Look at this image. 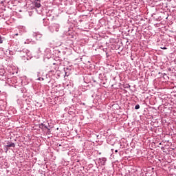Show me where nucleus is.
Masks as SVG:
<instances>
[{
    "mask_svg": "<svg viewBox=\"0 0 176 176\" xmlns=\"http://www.w3.org/2000/svg\"><path fill=\"white\" fill-rule=\"evenodd\" d=\"M15 35L17 36V35H19V34H16Z\"/></svg>",
    "mask_w": 176,
    "mask_h": 176,
    "instance_id": "8",
    "label": "nucleus"
},
{
    "mask_svg": "<svg viewBox=\"0 0 176 176\" xmlns=\"http://www.w3.org/2000/svg\"><path fill=\"white\" fill-rule=\"evenodd\" d=\"M34 5H35L36 8H41V3H38V2H36L34 3Z\"/></svg>",
    "mask_w": 176,
    "mask_h": 176,
    "instance_id": "2",
    "label": "nucleus"
},
{
    "mask_svg": "<svg viewBox=\"0 0 176 176\" xmlns=\"http://www.w3.org/2000/svg\"><path fill=\"white\" fill-rule=\"evenodd\" d=\"M135 109H140V104H137V105L135 107Z\"/></svg>",
    "mask_w": 176,
    "mask_h": 176,
    "instance_id": "4",
    "label": "nucleus"
},
{
    "mask_svg": "<svg viewBox=\"0 0 176 176\" xmlns=\"http://www.w3.org/2000/svg\"><path fill=\"white\" fill-rule=\"evenodd\" d=\"M16 145L14 143H7L6 147L7 148H14Z\"/></svg>",
    "mask_w": 176,
    "mask_h": 176,
    "instance_id": "1",
    "label": "nucleus"
},
{
    "mask_svg": "<svg viewBox=\"0 0 176 176\" xmlns=\"http://www.w3.org/2000/svg\"><path fill=\"white\" fill-rule=\"evenodd\" d=\"M164 50H166V49H167L166 47H164V48H162Z\"/></svg>",
    "mask_w": 176,
    "mask_h": 176,
    "instance_id": "6",
    "label": "nucleus"
},
{
    "mask_svg": "<svg viewBox=\"0 0 176 176\" xmlns=\"http://www.w3.org/2000/svg\"><path fill=\"white\" fill-rule=\"evenodd\" d=\"M115 152H116V153H118V150H116Z\"/></svg>",
    "mask_w": 176,
    "mask_h": 176,
    "instance_id": "7",
    "label": "nucleus"
},
{
    "mask_svg": "<svg viewBox=\"0 0 176 176\" xmlns=\"http://www.w3.org/2000/svg\"><path fill=\"white\" fill-rule=\"evenodd\" d=\"M37 1H41V0H37Z\"/></svg>",
    "mask_w": 176,
    "mask_h": 176,
    "instance_id": "9",
    "label": "nucleus"
},
{
    "mask_svg": "<svg viewBox=\"0 0 176 176\" xmlns=\"http://www.w3.org/2000/svg\"><path fill=\"white\" fill-rule=\"evenodd\" d=\"M3 43V41H2V37H1L0 36V43Z\"/></svg>",
    "mask_w": 176,
    "mask_h": 176,
    "instance_id": "5",
    "label": "nucleus"
},
{
    "mask_svg": "<svg viewBox=\"0 0 176 176\" xmlns=\"http://www.w3.org/2000/svg\"><path fill=\"white\" fill-rule=\"evenodd\" d=\"M3 75H5V70L1 69L0 76H3Z\"/></svg>",
    "mask_w": 176,
    "mask_h": 176,
    "instance_id": "3",
    "label": "nucleus"
}]
</instances>
